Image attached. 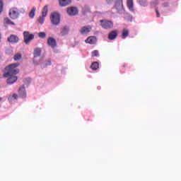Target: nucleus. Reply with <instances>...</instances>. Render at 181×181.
<instances>
[{
    "label": "nucleus",
    "instance_id": "nucleus-1",
    "mask_svg": "<svg viewBox=\"0 0 181 181\" xmlns=\"http://www.w3.org/2000/svg\"><path fill=\"white\" fill-rule=\"evenodd\" d=\"M19 63L11 64L5 68L6 73L4 74L3 77H11V76H16L19 73L18 66Z\"/></svg>",
    "mask_w": 181,
    "mask_h": 181
},
{
    "label": "nucleus",
    "instance_id": "nucleus-2",
    "mask_svg": "<svg viewBox=\"0 0 181 181\" xmlns=\"http://www.w3.org/2000/svg\"><path fill=\"white\" fill-rule=\"evenodd\" d=\"M100 25L103 29H112L114 28V23L111 21L101 20Z\"/></svg>",
    "mask_w": 181,
    "mask_h": 181
},
{
    "label": "nucleus",
    "instance_id": "nucleus-3",
    "mask_svg": "<svg viewBox=\"0 0 181 181\" xmlns=\"http://www.w3.org/2000/svg\"><path fill=\"white\" fill-rule=\"evenodd\" d=\"M50 19L52 25H59L60 23V14L59 13H52Z\"/></svg>",
    "mask_w": 181,
    "mask_h": 181
},
{
    "label": "nucleus",
    "instance_id": "nucleus-4",
    "mask_svg": "<svg viewBox=\"0 0 181 181\" xmlns=\"http://www.w3.org/2000/svg\"><path fill=\"white\" fill-rule=\"evenodd\" d=\"M23 36L25 45H28L30 42V40H33L35 39V35L30 34L28 31H25L23 33Z\"/></svg>",
    "mask_w": 181,
    "mask_h": 181
},
{
    "label": "nucleus",
    "instance_id": "nucleus-5",
    "mask_svg": "<svg viewBox=\"0 0 181 181\" xmlns=\"http://www.w3.org/2000/svg\"><path fill=\"white\" fill-rule=\"evenodd\" d=\"M9 16L11 19H18L19 18V10L17 8H12L9 11Z\"/></svg>",
    "mask_w": 181,
    "mask_h": 181
},
{
    "label": "nucleus",
    "instance_id": "nucleus-6",
    "mask_svg": "<svg viewBox=\"0 0 181 181\" xmlns=\"http://www.w3.org/2000/svg\"><path fill=\"white\" fill-rule=\"evenodd\" d=\"M66 12L69 16H76V15H78V8L74 6L69 7Z\"/></svg>",
    "mask_w": 181,
    "mask_h": 181
},
{
    "label": "nucleus",
    "instance_id": "nucleus-7",
    "mask_svg": "<svg viewBox=\"0 0 181 181\" xmlns=\"http://www.w3.org/2000/svg\"><path fill=\"white\" fill-rule=\"evenodd\" d=\"M47 12H48L47 6H45L42 9V16H40L38 19V22L41 25H43V23L45 22V18L47 16Z\"/></svg>",
    "mask_w": 181,
    "mask_h": 181
},
{
    "label": "nucleus",
    "instance_id": "nucleus-8",
    "mask_svg": "<svg viewBox=\"0 0 181 181\" xmlns=\"http://www.w3.org/2000/svg\"><path fill=\"white\" fill-rule=\"evenodd\" d=\"M47 45H49L52 49L57 47V42H56V40L52 37L48 38Z\"/></svg>",
    "mask_w": 181,
    "mask_h": 181
},
{
    "label": "nucleus",
    "instance_id": "nucleus-9",
    "mask_svg": "<svg viewBox=\"0 0 181 181\" xmlns=\"http://www.w3.org/2000/svg\"><path fill=\"white\" fill-rule=\"evenodd\" d=\"M92 28L90 25L88 26H83L81 29V35H87V33H90L91 32Z\"/></svg>",
    "mask_w": 181,
    "mask_h": 181
},
{
    "label": "nucleus",
    "instance_id": "nucleus-10",
    "mask_svg": "<svg viewBox=\"0 0 181 181\" xmlns=\"http://www.w3.org/2000/svg\"><path fill=\"white\" fill-rule=\"evenodd\" d=\"M6 78H8L6 81L7 84H13L18 81V77L13 75Z\"/></svg>",
    "mask_w": 181,
    "mask_h": 181
},
{
    "label": "nucleus",
    "instance_id": "nucleus-11",
    "mask_svg": "<svg viewBox=\"0 0 181 181\" xmlns=\"http://www.w3.org/2000/svg\"><path fill=\"white\" fill-rule=\"evenodd\" d=\"M18 93L20 94V97H21V98H26V90L25 89V86L19 88Z\"/></svg>",
    "mask_w": 181,
    "mask_h": 181
},
{
    "label": "nucleus",
    "instance_id": "nucleus-12",
    "mask_svg": "<svg viewBox=\"0 0 181 181\" xmlns=\"http://www.w3.org/2000/svg\"><path fill=\"white\" fill-rule=\"evenodd\" d=\"M8 40L10 43H18L19 42V37L17 35H11L8 37Z\"/></svg>",
    "mask_w": 181,
    "mask_h": 181
},
{
    "label": "nucleus",
    "instance_id": "nucleus-13",
    "mask_svg": "<svg viewBox=\"0 0 181 181\" xmlns=\"http://www.w3.org/2000/svg\"><path fill=\"white\" fill-rule=\"evenodd\" d=\"M85 42L89 45H94L95 44V42H97V37H95V36H90L85 40Z\"/></svg>",
    "mask_w": 181,
    "mask_h": 181
},
{
    "label": "nucleus",
    "instance_id": "nucleus-14",
    "mask_svg": "<svg viewBox=\"0 0 181 181\" xmlns=\"http://www.w3.org/2000/svg\"><path fill=\"white\" fill-rule=\"evenodd\" d=\"M117 36H118V31L112 30L109 33L107 37L110 40H114V39L117 38Z\"/></svg>",
    "mask_w": 181,
    "mask_h": 181
},
{
    "label": "nucleus",
    "instance_id": "nucleus-15",
    "mask_svg": "<svg viewBox=\"0 0 181 181\" xmlns=\"http://www.w3.org/2000/svg\"><path fill=\"white\" fill-rule=\"evenodd\" d=\"M60 6H69L71 4V0H59Z\"/></svg>",
    "mask_w": 181,
    "mask_h": 181
},
{
    "label": "nucleus",
    "instance_id": "nucleus-16",
    "mask_svg": "<svg viewBox=\"0 0 181 181\" xmlns=\"http://www.w3.org/2000/svg\"><path fill=\"white\" fill-rule=\"evenodd\" d=\"M69 33V27H64L61 29L60 35L61 36H66Z\"/></svg>",
    "mask_w": 181,
    "mask_h": 181
},
{
    "label": "nucleus",
    "instance_id": "nucleus-17",
    "mask_svg": "<svg viewBox=\"0 0 181 181\" xmlns=\"http://www.w3.org/2000/svg\"><path fill=\"white\" fill-rule=\"evenodd\" d=\"M127 7L129 8V11H132V12H134V1L133 0L127 1Z\"/></svg>",
    "mask_w": 181,
    "mask_h": 181
},
{
    "label": "nucleus",
    "instance_id": "nucleus-18",
    "mask_svg": "<svg viewBox=\"0 0 181 181\" xmlns=\"http://www.w3.org/2000/svg\"><path fill=\"white\" fill-rule=\"evenodd\" d=\"M129 35V31L127 29H124L122 33V39H126Z\"/></svg>",
    "mask_w": 181,
    "mask_h": 181
},
{
    "label": "nucleus",
    "instance_id": "nucleus-19",
    "mask_svg": "<svg viewBox=\"0 0 181 181\" xmlns=\"http://www.w3.org/2000/svg\"><path fill=\"white\" fill-rule=\"evenodd\" d=\"M99 64L97 62H94L90 65V69L92 70H98Z\"/></svg>",
    "mask_w": 181,
    "mask_h": 181
},
{
    "label": "nucleus",
    "instance_id": "nucleus-20",
    "mask_svg": "<svg viewBox=\"0 0 181 181\" xmlns=\"http://www.w3.org/2000/svg\"><path fill=\"white\" fill-rule=\"evenodd\" d=\"M116 8L117 9H121V8H123L124 4H122V0H117L116 1Z\"/></svg>",
    "mask_w": 181,
    "mask_h": 181
},
{
    "label": "nucleus",
    "instance_id": "nucleus-21",
    "mask_svg": "<svg viewBox=\"0 0 181 181\" xmlns=\"http://www.w3.org/2000/svg\"><path fill=\"white\" fill-rule=\"evenodd\" d=\"M42 53V49L40 48H36L34 50V57H39Z\"/></svg>",
    "mask_w": 181,
    "mask_h": 181
},
{
    "label": "nucleus",
    "instance_id": "nucleus-22",
    "mask_svg": "<svg viewBox=\"0 0 181 181\" xmlns=\"http://www.w3.org/2000/svg\"><path fill=\"white\" fill-rule=\"evenodd\" d=\"M137 2L141 6H148V0H137Z\"/></svg>",
    "mask_w": 181,
    "mask_h": 181
},
{
    "label": "nucleus",
    "instance_id": "nucleus-23",
    "mask_svg": "<svg viewBox=\"0 0 181 181\" xmlns=\"http://www.w3.org/2000/svg\"><path fill=\"white\" fill-rule=\"evenodd\" d=\"M35 12H36V8L33 7L29 13V16L31 18V19L35 18Z\"/></svg>",
    "mask_w": 181,
    "mask_h": 181
},
{
    "label": "nucleus",
    "instance_id": "nucleus-24",
    "mask_svg": "<svg viewBox=\"0 0 181 181\" xmlns=\"http://www.w3.org/2000/svg\"><path fill=\"white\" fill-rule=\"evenodd\" d=\"M4 23H6V25H15V23L12 22L11 19L8 18H4Z\"/></svg>",
    "mask_w": 181,
    "mask_h": 181
},
{
    "label": "nucleus",
    "instance_id": "nucleus-25",
    "mask_svg": "<svg viewBox=\"0 0 181 181\" xmlns=\"http://www.w3.org/2000/svg\"><path fill=\"white\" fill-rule=\"evenodd\" d=\"M14 60L16 62L18 60H21L22 59V54H16L13 57Z\"/></svg>",
    "mask_w": 181,
    "mask_h": 181
},
{
    "label": "nucleus",
    "instance_id": "nucleus-26",
    "mask_svg": "<svg viewBox=\"0 0 181 181\" xmlns=\"http://www.w3.org/2000/svg\"><path fill=\"white\" fill-rule=\"evenodd\" d=\"M90 12H91V10L88 7L85 8L83 11V15H87V13H90Z\"/></svg>",
    "mask_w": 181,
    "mask_h": 181
},
{
    "label": "nucleus",
    "instance_id": "nucleus-27",
    "mask_svg": "<svg viewBox=\"0 0 181 181\" xmlns=\"http://www.w3.org/2000/svg\"><path fill=\"white\" fill-rule=\"evenodd\" d=\"M38 36L39 37H40L41 39H45V37H46V33L45 32H41L38 33Z\"/></svg>",
    "mask_w": 181,
    "mask_h": 181
},
{
    "label": "nucleus",
    "instance_id": "nucleus-28",
    "mask_svg": "<svg viewBox=\"0 0 181 181\" xmlns=\"http://www.w3.org/2000/svg\"><path fill=\"white\" fill-rule=\"evenodd\" d=\"M98 51L97 50H94L93 52H92V57H97L98 56Z\"/></svg>",
    "mask_w": 181,
    "mask_h": 181
},
{
    "label": "nucleus",
    "instance_id": "nucleus-29",
    "mask_svg": "<svg viewBox=\"0 0 181 181\" xmlns=\"http://www.w3.org/2000/svg\"><path fill=\"white\" fill-rule=\"evenodd\" d=\"M3 11H4V3L2 2V1H0V13H1Z\"/></svg>",
    "mask_w": 181,
    "mask_h": 181
},
{
    "label": "nucleus",
    "instance_id": "nucleus-30",
    "mask_svg": "<svg viewBox=\"0 0 181 181\" xmlns=\"http://www.w3.org/2000/svg\"><path fill=\"white\" fill-rule=\"evenodd\" d=\"M156 16L158 18H160V14L159 13V10H158V8L156 9Z\"/></svg>",
    "mask_w": 181,
    "mask_h": 181
},
{
    "label": "nucleus",
    "instance_id": "nucleus-31",
    "mask_svg": "<svg viewBox=\"0 0 181 181\" xmlns=\"http://www.w3.org/2000/svg\"><path fill=\"white\" fill-rule=\"evenodd\" d=\"M12 98H13L14 100H16L18 98V95H16V93L13 94Z\"/></svg>",
    "mask_w": 181,
    "mask_h": 181
},
{
    "label": "nucleus",
    "instance_id": "nucleus-32",
    "mask_svg": "<svg viewBox=\"0 0 181 181\" xmlns=\"http://www.w3.org/2000/svg\"><path fill=\"white\" fill-rule=\"evenodd\" d=\"M153 5H158V4H159V1L158 0H156L154 2L152 3Z\"/></svg>",
    "mask_w": 181,
    "mask_h": 181
},
{
    "label": "nucleus",
    "instance_id": "nucleus-33",
    "mask_svg": "<svg viewBox=\"0 0 181 181\" xmlns=\"http://www.w3.org/2000/svg\"><path fill=\"white\" fill-rule=\"evenodd\" d=\"M45 64L46 66H50L52 64V62L50 61H47Z\"/></svg>",
    "mask_w": 181,
    "mask_h": 181
},
{
    "label": "nucleus",
    "instance_id": "nucleus-34",
    "mask_svg": "<svg viewBox=\"0 0 181 181\" xmlns=\"http://www.w3.org/2000/svg\"><path fill=\"white\" fill-rule=\"evenodd\" d=\"M163 6H164V8H166V6H169V3H168V2L165 3V4H163Z\"/></svg>",
    "mask_w": 181,
    "mask_h": 181
},
{
    "label": "nucleus",
    "instance_id": "nucleus-35",
    "mask_svg": "<svg viewBox=\"0 0 181 181\" xmlns=\"http://www.w3.org/2000/svg\"><path fill=\"white\" fill-rule=\"evenodd\" d=\"M0 101H2V98L0 97Z\"/></svg>",
    "mask_w": 181,
    "mask_h": 181
},
{
    "label": "nucleus",
    "instance_id": "nucleus-36",
    "mask_svg": "<svg viewBox=\"0 0 181 181\" xmlns=\"http://www.w3.org/2000/svg\"><path fill=\"white\" fill-rule=\"evenodd\" d=\"M0 40H1V34H0Z\"/></svg>",
    "mask_w": 181,
    "mask_h": 181
},
{
    "label": "nucleus",
    "instance_id": "nucleus-37",
    "mask_svg": "<svg viewBox=\"0 0 181 181\" xmlns=\"http://www.w3.org/2000/svg\"><path fill=\"white\" fill-rule=\"evenodd\" d=\"M161 1H165V0H161Z\"/></svg>",
    "mask_w": 181,
    "mask_h": 181
}]
</instances>
